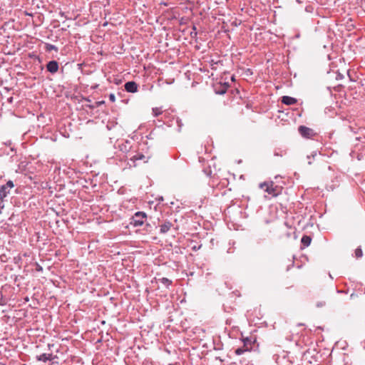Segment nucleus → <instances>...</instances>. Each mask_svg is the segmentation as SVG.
<instances>
[{
	"instance_id": "nucleus-1",
	"label": "nucleus",
	"mask_w": 365,
	"mask_h": 365,
	"mask_svg": "<svg viewBox=\"0 0 365 365\" xmlns=\"http://www.w3.org/2000/svg\"><path fill=\"white\" fill-rule=\"evenodd\" d=\"M147 216L143 212H137L131 218L130 224L135 227L143 225Z\"/></svg>"
},
{
	"instance_id": "nucleus-2",
	"label": "nucleus",
	"mask_w": 365,
	"mask_h": 365,
	"mask_svg": "<svg viewBox=\"0 0 365 365\" xmlns=\"http://www.w3.org/2000/svg\"><path fill=\"white\" fill-rule=\"evenodd\" d=\"M259 187L262 189H264V191L267 192L269 195H271L274 197L277 196L278 193L277 192V186L274 187L273 182H263L259 185Z\"/></svg>"
},
{
	"instance_id": "nucleus-3",
	"label": "nucleus",
	"mask_w": 365,
	"mask_h": 365,
	"mask_svg": "<svg viewBox=\"0 0 365 365\" xmlns=\"http://www.w3.org/2000/svg\"><path fill=\"white\" fill-rule=\"evenodd\" d=\"M47 71L51 73H55L58 70V63L56 61H51L46 65Z\"/></svg>"
},
{
	"instance_id": "nucleus-4",
	"label": "nucleus",
	"mask_w": 365,
	"mask_h": 365,
	"mask_svg": "<svg viewBox=\"0 0 365 365\" xmlns=\"http://www.w3.org/2000/svg\"><path fill=\"white\" fill-rule=\"evenodd\" d=\"M299 132L302 136L309 138L312 135L313 130L309 128L301 125L299 127Z\"/></svg>"
},
{
	"instance_id": "nucleus-5",
	"label": "nucleus",
	"mask_w": 365,
	"mask_h": 365,
	"mask_svg": "<svg viewBox=\"0 0 365 365\" xmlns=\"http://www.w3.org/2000/svg\"><path fill=\"white\" fill-rule=\"evenodd\" d=\"M125 89L130 93H135L138 91V85L134 81H128L125 84Z\"/></svg>"
},
{
	"instance_id": "nucleus-6",
	"label": "nucleus",
	"mask_w": 365,
	"mask_h": 365,
	"mask_svg": "<svg viewBox=\"0 0 365 365\" xmlns=\"http://www.w3.org/2000/svg\"><path fill=\"white\" fill-rule=\"evenodd\" d=\"M56 358V356H53L52 354H42L36 356L38 361H42L46 362L47 361H51Z\"/></svg>"
},
{
	"instance_id": "nucleus-7",
	"label": "nucleus",
	"mask_w": 365,
	"mask_h": 365,
	"mask_svg": "<svg viewBox=\"0 0 365 365\" xmlns=\"http://www.w3.org/2000/svg\"><path fill=\"white\" fill-rule=\"evenodd\" d=\"M282 103L287 106H291L297 103V99L290 96H284L282 98Z\"/></svg>"
},
{
	"instance_id": "nucleus-8",
	"label": "nucleus",
	"mask_w": 365,
	"mask_h": 365,
	"mask_svg": "<svg viewBox=\"0 0 365 365\" xmlns=\"http://www.w3.org/2000/svg\"><path fill=\"white\" fill-rule=\"evenodd\" d=\"M172 224L169 222H165L160 225V232L162 234L166 233L171 227Z\"/></svg>"
},
{
	"instance_id": "nucleus-9",
	"label": "nucleus",
	"mask_w": 365,
	"mask_h": 365,
	"mask_svg": "<svg viewBox=\"0 0 365 365\" xmlns=\"http://www.w3.org/2000/svg\"><path fill=\"white\" fill-rule=\"evenodd\" d=\"M311 237L309 236H307V235H304L302 237V240H301V242L303 244V245L307 247L310 245L311 243Z\"/></svg>"
},
{
	"instance_id": "nucleus-10",
	"label": "nucleus",
	"mask_w": 365,
	"mask_h": 365,
	"mask_svg": "<svg viewBox=\"0 0 365 365\" xmlns=\"http://www.w3.org/2000/svg\"><path fill=\"white\" fill-rule=\"evenodd\" d=\"M318 155V153L317 151H313L310 155H307V158L308 160V164L309 165H312V159H314L315 157H317Z\"/></svg>"
},
{
	"instance_id": "nucleus-11",
	"label": "nucleus",
	"mask_w": 365,
	"mask_h": 365,
	"mask_svg": "<svg viewBox=\"0 0 365 365\" xmlns=\"http://www.w3.org/2000/svg\"><path fill=\"white\" fill-rule=\"evenodd\" d=\"M8 192L6 191V185H2L0 188V196L1 198L6 197Z\"/></svg>"
},
{
	"instance_id": "nucleus-12",
	"label": "nucleus",
	"mask_w": 365,
	"mask_h": 365,
	"mask_svg": "<svg viewBox=\"0 0 365 365\" xmlns=\"http://www.w3.org/2000/svg\"><path fill=\"white\" fill-rule=\"evenodd\" d=\"M145 158V156L143 155V154H137V155H135L133 157H132L130 158V160L133 161V163L135 162V160H142Z\"/></svg>"
},
{
	"instance_id": "nucleus-13",
	"label": "nucleus",
	"mask_w": 365,
	"mask_h": 365,
	"mask_svg": "<svg viewBox=\"0 0 365 365\" xmlns=\"http://www.w3.org/2000/svg\"><path fill=\"white\" fill-rule=\"evenodd\" d=\"M46 49L48 51H53V50L56 51H58V48L55 45L50 44V43H47L46 45Z\"/></svg>"
},
{
	"instance_id": "nucleus-14",
	"label": "nucleus",
	"mask_w": 365,
	"mask_h": 365,
	"mask_svg": "<svg viewBox=\"0 0 365 365\" xmlns=\"http://www.w3.org/2000/svg\"><path fill=\"white\" fill-rule=\"evenodd\" d=\"M362 255H363V252H362L361 249L359 248V247L356 249V250H355V256H356V257L359 258V257H361Z\"/></svg>"
},
{
	"instance_id": "nucleus-15",
	"label": "nucleus",
	"mask_w": 365,
	"mask_h": 365,
	"mask_svg": "<svg viewBox=\"0 0 365 365\" xmlns=\"http://www.w3.org/2000/svg\"><path fill=\"white\" fill-rule=\"evenodd\" d=\"M247 350L246 349H244L242 348H238L235 350V354L237 355H241L245 351H246Z\"/></svg>"
},
{
	"instance_id": "nucleus-16",
	"label": "nucleus",
	"mask_w": 365,
	"mask_h": 365,
	"mask_svg": "<svg viewBox=\"0 0 365 365\" xmlns=\"http://www.w3.org/2000/svg\"><path fill=\"white\" fill-rule=\"evenodd\" d=\"M153 114L155 115V116H158V115H160L161 113V111L160 110L159 108H153Z\"/></svg>"
},
{
	"instance_id": "nucleus-17",
	"label": "nucleus",
	"mask_w": 365,
	"mask_h": 365,
	"mask_svg": "<svg viewBox=\"0 0 365 365\" xmlns=\"http://www.w3.org/2000/svg\"><path fill=\"white\" fill-rule=\"evenodd\" d=\"M5 185H6V189L8 187L12 188L14 186L13 182L11 180H9Z\"/></svg>"
},
{
	"instance_id": "nucleus-18",
	"label": "nucleus",
	"mask_w": 365,
	"mask_h": 365,
	"mask_svg": "<svg viewBox=\"0 0 365 365\" xmlns=\"http://www.w3.org/2000/svg\"><path fill=\"white\" fill-rule=\"evenodd\" d=\"M285 154V152L284 151H281L280 153L277 152V151H274V155L275 156H283Z\"/></svg>"
},
{
	"instance_id": "nucleus-19",
	"label": "nucleus",
	"mask_w": 365,
	"mask_h": 365,
	"mask_svg": "<svg viewBox=\"0 0 365 365\" xmlns=\"http://www.w3.org/2000/svg\"><path fill=\"white\" fill-rule=\"evenodd\" d=\"M109 100L111 101V102H115V94L113 93H110L109 95Z\"/></svg>"
},
{
	"instance_id": "nucleus-20",
	"label": "nucleus",
	"mask_w": 365,
	"mask_h": 365,
	"mask_svg": "<svg viewBox=\"0 0 365 365\" xmlns=\"http://www.w3.org/2000/svg\"><path fill=\"white\" fill-rule=\"evenodd\" d=\"M204 172L205 173V175L207 176H210L211 175V173H212V171L209 169V170H204Z\"/></svg>"
},
{
	"instance_id": "nucleus-21",
	"label": "nucleus",
	"mask_w": 365,
	"mask_h": 365,
	"mask_svg": "<svg viewBox=\"0 0 365 365\" xmlns=\"http://www.w3.org/2000/svg\"><path fill=\"white\" fill-rule=\"evenodd\" d=\"M42 269H43L42 267L39 264L36 265V270L38 272H41V271H42Z\"/></svg>"
},
{
	"instance_id": "nucleus-22",
	"label": "nucleus",
	"mask_w": 365,
	"mask_h": 365,
	"mask_svg": "<svg viewBox=\"0 0 365 365\" xmlns=\"http://www.w3.org/2000/svg\"><path fill=\"white\" fill-rule=\"evenodd\" d=\"M190 35H191V37H192V38H194V37H195V36H196L197 33H196V32H192V31H191V32H190Z\"/></svg>"
},
{
	"instance_id": "nucleus-23",
	"label": "nucleus",
	"mask_w": 365,
	"mask_h": 365,
	"mask_svg": "<svg viewBox=\"0 0 365 365\" xmlns=\"http://www.w3.org/2000/svg\"><path fill=\"white\" fill-rule=\"evenodd\" d=\"M225 91H226L225 89H223V90H222L220 91H217V93H219V94H224L225 93Z\"/></svg>"
},
{
	"instance_id": "nucleus-24",
	"label": "nucleus",
	"mask_w": 365,
	"mask_h": 365,
	"mask_svg": "<svg viewBox=\"0 0 365 365\" xmlns=\"http://www.w3.org/2000/svg\"><path fill=\"white\" fill-rule=\"evenodd\" d=\"M104 103V101H101V102H98V104H103Z\"/></svg>"
},
{
	"instance_id": "nucleus-25",
	"label": "nucleus",
	"mask_w": 365,
	"mask_h": 365,
	"mask_svg": "<svg viewBox=\"0 0 365 365\" xmlns=\"http://www.w3.org/2000/svg\"><path fill=\"white\" fill-rule=\"evenodd\" d=\"M321 305H322L321 303H319V304H317V307H319Z\"/></svg>"
},
{
	"instance_id": "nucleus-26",
	"label": "nucleus",
	"mask_w": 365,
	"mask_h": 365,
	"mask_svg": "<svg viewBox=\"0 0 365 365\" xmlns=\"http://www.w3.org/2000/svg\"><path fill=\"white\" fill-rule=\"evenodd\" d=\"M321 305H322L321 303H319V304H317V307H319Z\"/></svg>"
}]
</instances>
